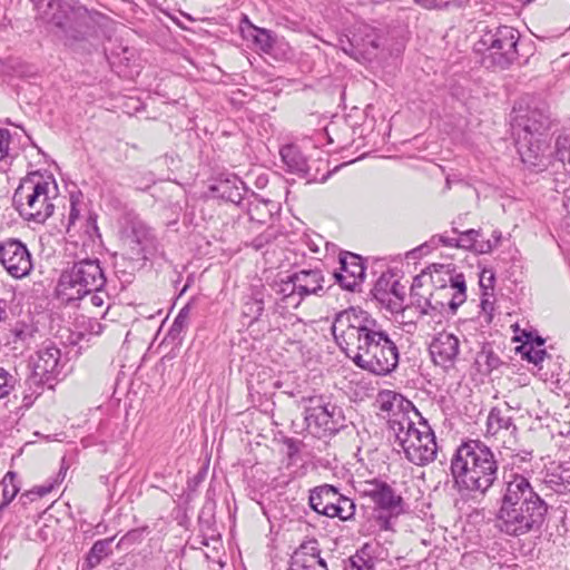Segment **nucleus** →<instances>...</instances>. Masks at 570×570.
Returning a JSON list of instances; mask_svg holds the SVG:
<instances>
[{
  "mask_svg": "<svg viewBox=\"0 0 570 570\" xmlns=\"http://www.w3.org/2000/svg\"><path fill=\"white\" fill-rule=\"evenodd\" d=\"M332 333L340 348L361 368L386 375L399 364V348L367 311L352 306L335 315Z\"/></svg>",
  "mask_w": 570,
  "mask_h": 570,
  "instance_id": "nucleus-1",
  "label": "nucleus"
},
{
  "mask_svg": "<svg viewBox=\"0 0 570 570\" xmlns=\"http://www.w3.org/2000/svg\"><path fill=\"white\" fill-rule=\"evenodd\" d=\"M547 511L546 502L533 491L528 479L518 473L510 474L497 513V527L512 537L537 532Z\"/></svg>",
  "mask_w": 570,
  "mask_h": 570,
  "instance_id": "nucleus-2",
  "label": "nucleus"
},
{
  "mask_svg": "<svg viewBox=\"0 0 570 570\" xmlns=\"http://www.w3.org/2000/svg\"><path fill=\"white\" fill-rule=\"evenodd\" d=\"M498 472L494 453L480 441L461 444L451 460V474L460 493L484 495L497 481Z\"/></svg>",
  "mask_w": 570,
  "mask_h": 570,
  "instance_id": "nucleus-3",
  "label": "nucleus"
},
{
  "mask_svg": "<svg viewBox=\"0 0 570 570\" xmlns=\"http://www.w3.org/2000/svg\"><path fill=\"white\" fill-rule=\"evenodd\" d=\"M38 16L52 27V32L66 46L77 47L96 32V13L82 6H72L62 0H38Z\"/></svg>",
  "mask_w": 570,
  "mask_h": 570,
  "instance_id": "nucleus-4",
  "label": "nucleus"
},
{
  "mask_svg": "<svg viewBox=\"0 0 570 570\" xmlns=\"http://www.w3.org/2000/svg\"><path fill=\"white\" fill-rule=\"evenodd\" d=\"M394 428L391 434L394 444L399 445L405 458L413 464L423 466L433 462L436 458L438 445L435 435L426 421L419 417L403 419Z\"/></svg>",
  "mask_w": 570,
  "mask_h": 570,
  "instance_id": "nucleus-5",
  "label": "nucleus"
},
{
  "mask_svg": "<svg viewBox=\"0 0 570 570\" xmlns=\"http://www.w3.org/2000/svg\"><path fill=\"white\" fill-rule=\"evenodd\" d=\"M56 190L55 180L32 175L16 189L13 204L24 219L45 223L53 214Z\"/></svg>",
  "mask_w": 570,
  "mask_h": 570,
  "instance_id": "nucleus-6",
  "label": "nucleus"
},
{
  "mask_svg": "<svg viewBox=\"0 0 570 570\" xmlns=\"http://www.w3.org/2000/svg\"><path fill=\"white\" fill-rule=\"evenodd\" d=\"M325 277L321 269H301L272 284L275 302L282 309L297 308L311 295L324 294Z\"/></svg>",
  "mask_w": 570,
  "mask_h": 570,
  "instance_id": "nucleus-7",
  "label": "nucleus"
},
{
  "mask_svg": "<svg viewBox=\"0 0 570 570\" xmlns=\"http://www.w3.org/2000/svg\"><path fill=\"white\" fill-rule=\"evenodd\" d=\"M106 277L98 259L85 258L75 262L62 272L58 282V294L67 301L83 299L92 289L104 287Z\"/></svg>",
  "mask_w": 570,
  "mask_h": 570,
  "instance_id": "nucleus-8",
  "label": "nucleus"
},
{
  "mask_svg": "<svg viewBox=\"0 0 570 570\" xmlns=\"http://www.w3.org/2000/svg\"><path fill=\"white\" fill-rule=\"evenodd\" d=\"M519 32L512 27L500 26L487 29L474 45V50L482 55L487 68H508L517 58Z\"/></svg>",
  "mask_w": 570,
  "mask_h": 570,
  "instance_id": "nucleus-9",
  "label": "nucleus"
},
{
  "mask_svg": "<svg viewBox=\"0 0 570 570\" xmlns=\"http://www.w3.org/2000/svg\"><path fill=\"white\" fill-rule=\"evenodd\" d=\"M305 421L309 429L323 435H332L344 426V414L340 406L325 396H313L305 409Z\"/></svg>",
  "mask_w": 570,
  "mask_h": 570,
  "instance_id": "nucleus-10",
  "label": "nucleus"
},
{
  "mask_svg": "<svg viewBox=\"0 0 570 570\" xmlns=\"http://www.w3.org/2000/svg\"><path fill=\"white\" fill-rule=\"evenodd\" d=\"M511 125L515 136L542 137L550 127V115L544 104L524 106L522 102L513 107Z\"/></svg>",
  "mask_w": 570,
  "mask_h": 570,
  "instance_id": "nucleus-11",
  "label": "nucleus"
},
{
  "mask_svg": "<svg viewBox=\"0 0 570 570\" xmlns=\"http://www.w3.org/2000/svg\"><path fill=\"white\" fill-rule=\"evenodd\" d=\"M0 264L17 279L29 276L33 268L29 249L17 238H8L0 243Z\"/></svg>",
  "mask_w": 570,
  "mask_h": 570,
  "instance_id": "nucleus-12",
  "label": "nucleus"
},
{
  "mask_svg": "<svg viewBox=\"0 0 570 570\" xmlns=\"http://www.w3.org/2000/svg\"><path fill=\"white\" fill-rule=\"evenodd\" d=\"M376 403L381 412L387 414V423L390 432H394V428L399 421L403 419L419 417V412L415 410L413 403L403 397L400 393L394 391L384 390L377 394Z\"/></svg>",
  "mask_w": 570,
  "mask_h": 570,
  "instance_id": "nucleus-13",
  "label": "nucleus"
},
{
  "mask_svg": "<svg viewBox=\"0 0 570 570\" xmlns=\"http://www.w3.org/2000/svg\"><path fill=\"white\" fill-rule=\"evenodd\" d=\"M517 148L521 161L535 171L547 169L551 163V155L548 154V144L542 137L517 136Z\"/></svg>",
  "mask_w": 570,
  "mask_h": 570,
  "instance_id": "nucleus-14",
  "label": "nucleus"
},
{
  "mask_svg": "<svg viewBox=\"0 0 570 570\" xmlns=\"http://www.w3.org/2000/svg\"><path fill=\"white\" fill-rule=\"evenodd\" d=\"M358 493L368 498L377 508L390 511L400 512L402 498L385 482L377 479L367 480L358 483Z\"/></svg>",
  "mask_w": 570,
  "mask_h": 570,
  "instance_id": "nucleus-15",
  "label": "nucleus"
},
{
  "mask_svg": "<svg viewBox=\"0 0 570 570\" xmlns=\"http://www.w3.org/2000/svg\"><path fill=\"white\" fill-rule=\"evenodd\" d=\"M61 353L53 344H43L32 358L33 375L41 382L47 383L53 380L60 372Z\"/></svg>",
  "mask_w": 570,
  "mask_h": 570,
  "instance_id": "nucleus-16",
  "label": "nucleus"
},
{
  "mask_svg": "<svg viewBox=\"0 0 570 570\" xmlns=\"http://www.w3.org/2000/svg\"><path fill=\"white\" fill-rule=\"evenodd\" d=\"M460 353V341L452 333L441 332L430 343L433 362L443 368L453 367Z\"/></svg>",
  "mask_w": 570,
  "mask_h": 570,
  "instance_id": "nucleus-17",
  "label": "nucleus"
},
{
  "mask_svg": "<svg viewBox=\"0 0 570 570\" xmlns=\"http://www.w3.org/2000/svg\"><path fill=\"white\" fill-rule=\"evenodd\" d=\"M341 272L334 274L342 288L353 291L364 278V266L360 256L345 253L340 256Z\"/></svg>",
  "mask_w": 570,
  "mask_h": 570,
  "instance_id": "nucleus-18",
  "label": "nucleus"
},
{
  "mask_svg": "<svg viewBox=\"0 0 570 570\" xmlns=\"http://www.w3.org/2000/svg\"><path fill=\"white\" fill-rule=\"evenodd\" d=\"M411 297L414 299L413 305L419 313L417 322L420 324L431 326L443 322L444 301L436 298L434 294L423 297L412 293Z\"/></svg>",
  "mask_w": 570,
  "mask_h": 570,
  "instance_id": "nucleus-19",
  "label": "nucleus"
},
{
  "mask_svg": "<svg viewBox=\"0 0 570 570\" xmlns=\"http://www.w3.org/2000/svg\"><path fill=\"white\" fill-rule=\"evenodd\" d=\"M341 500L338 490L330 484L316 487L311 491L309 505L311 508L323 515L330 518V512L333 511L335 504Z\"/></svg>",
  "mask_w": 570,
  "mask_h": 570,
  "instance_id": "nucleus-20",
  "label": "nucleus"
},
{
  "mask_svg": "<svg viewBox=\"0 0 570 570\" xmlns=\"http://www.w3.org/2000/svg\"><path fill=\"white\" fill-rule=\"evenodd\" d=\"M130 243L138 246L137 255L146 257L147 254H154L158 250V240L154 230L144 222H134L129 236Z\"/></svg>",
  "mask_w": 570,
  "mask_h": 570,
  "instance_id": "nucleus-21",
  "label": "nucleus"
},
{
  "mask_svg": "<svg viewBox=\"0 0 570 570\" xmlns=\"http://www.w3.org/2000/svg\"><path fill=\"white\" fill-rule=\"evenodd\" d=\"M511 411L512 409L508 405L493 407L488 415L487 433L493 436L500 433L513 435L517 432V426L513 423Z\"/></svg>",
  "mask_w": 570,
  "mask_h": 570,
  "instance_id": "nucleus-22",
  "label": "nucleus"
},
{
  "mask_svg": "<svg viewBox=\"0 0 570 570\" xmlns=\"http://www.w3.org/2000/svg\"><path fill=\"white\" fill-rule=\"evenodd\" d=\"M242 208L246 209L250 220L264 224L278 210V205L253 193Z\"/></svg>",
  "mask_w": 570,
  "mask_h": 570,
  "instance_id": "nucleus-23",
  "label": "nucleus"
},
{
  "mask_svg": "<svg viewBox=\"0 0 570 570\" xmlns=\"http://www.w3.org/2000/svg\"><path fill=\"white\" fill-rule=\"evenodd\" d=\"M288 570H328L326 562L316 554H307L304 547L292 556Z\"/></svg>",
  "mask_w": 570,
  "mask_h": 570,
  "instance_id": "nucleus-24",
  "label": "nucleus"
},
{
  "mask_svg": "<svg viewBox=\"0 0 570 570\" xmlns=\"http://www.w3.org/2000/svg\"><path fill=\"white\" fill-rule=\"evenodd\" d=\"M244 189L245 188L243 181L236 178H234L233 180L226 179L224 181H220L215 187V190L223 199L234 203L238 205L240 208L242 206H245L246 202V197L243 196Z\"/></svg>",
  "mask_w": 570,
  "mask_h": 570,
  "instance_id": "nucleus-25",
  "label": "nucleus"
},
{
  "mask_svg": "<svg viewBox=\"0 0 570 570\" xmlns=\"http://www.w3.org/2000/svg\"><path fill=\"white\" fill-rule=\"evenodd\" d=\"M281 156L288 170L298 175L308 173V165L303 154L294 146H284Z\"/></svg>",
  "mask_w": 570,
  "mask_h": 570,
  "instance_id": "nucleus-26",
  "label": "nucleus"
},
{
  "mask_svg": "<svg viewBox=\"0 0 570 570\" xmlns=\"http://www.w3.org/2000/svg\"><path fill=\"white\" fill-rule=\"evenodd\" d=\"M553 157L560 161L564 170L570 174V131L561 132L556 138Z\"/></svg>",
  "mask_w": 570,
  "mask_h": 570,
  "instance_id": "nucleus-27",
  "label": "nucleus"
},
{
  "mask_svg": "<svg viewBox=\"0 0 570 570\" xmlns=\"http://www.w3.org/2000/svg\"><path fill=\"white\" fill-rule=\"evenodd\" d=\"M527 337L530 338V335H527ZM543 344L544 341L541 337L535 338V345H533L532 343H530L529 340H527L520 347V351L524 358L538 365L547 356L546 350L542 348Z\"/></svg>",
  "mask_w": 570,
  "mask_h": 570,
  "instance_id": "nucleus-28",
  "label": "nucleus"
},
{
  "mask_svg": "<svg viewBox=\"0 0 570 570\" xmlns=\"http://www.w3.org/2000/svg\"><path fill=\"white\" fill-rule=\"evenodd\" d=\"M88 296V301L85 304H90V306L97 311H94L96 315L104 316L109 308V295L106 291L101 288L92 289L90 294H86Z\"/></svg>",
  "mask_w": 570,
  "mask_h": 570,
  "instance_id": "nucleus-29",
  "label": "nucleus"
},
{
  "mask_svg": "<svg viewBox=\"0 0 570 570\" xmlns=\"http://www.w3.org/2000/svg\"><path fill=\"white\" fill-rule=\"evenodd\" d=\"M374 559L364 549L351 556L344 570H375Z\"/></svg>",
  "mask_w": 570,
  "mask_h": 570,
  "instance_id": "nucleus-30",
  "label": "nucleus"
},
{
  "mask_svg": "<svg viewBox=\"0 0 570 570\" xmlns=\"http://www.w3.org/2000/svg\"><path fill=\"white\" fill-rule=\"evenodd\" d=\"M355 514V503L352 499L341 494V500L335 504V508L330 512V518H338L343 521L351 520Z\"/></svg>",
  "mask_w": 570,
  "mask_h": 570,
  "instance_id": "nucleus-31",
  "label": "nucleus"
},
{
  "mask_svg": "<svg viewBox=\"0 0 570 570\" xmlns=\"http://www.w3.org/2000/svg\"><path fill=\"white\" fill-rule=\"evenodd\" d=\"M360 35H357L358 43H365L364 50L358 47V56L370 53V49H376L380 46V39L374 30L368 26L360 27Z\"/></svg>",
  "mask_w": 570,
  "mask_h": 570,
  "instance_id": "nucleus-32",
  "label": "nucleus"
},
{
  "mask_svg": "<svg viewBox=\"0 0 570 570\" xmlns=\"http://www.w3.org/2000/svg\"><path fill=\"white\" fill-rule=\"evenodd\" d=\"M112 539H104L96 541L94 546L91 547L89 554H88V563L90 567H95L100 563L102 558L107 557L110 552V543Z\"/></svg>",
  "mask_w": 570,
  "mask_h": 570,
  "instance_id": "nucleus-33",
  "label": "nucleus"
},
{
  "mask_svg": "<svg viewBox=\"0 0 570 570\" xmlns=\"http://www.w3.org/2000/svg\"><path fill=\"white\" fill-rule=\"evenodd\" d=\"M252 28L254 32L252 35L254 43L261 51L268 53L274 46L272 33L266 29L257 28L254 26Z\"/></svg>",
  "mask_w": 570,
  "mask_h": 570,
  "instance_id": "nucleus-34",
  "label": "nucleus"
},
{
  "mask_svg": "<svg viewBox=\"0 0 570 570\" xmlns=\"http://www.w3.org/2000/svg\"><path fill=\"white\" fill-rule=\"evenodd\" d=\"M35 327L32 325L26 324L23 322H17L11 330V333L14 337V343L21 342L24 344H28L33 335H35Z\"/></svg>",
  "mask_w": 570,
  "mask_h": 570,
  "instance_id": "nucleus-35",
  "label": "nucleus"
},
{
  "mask_svg": "<svg viewBox=\"0 0 570 570\" xmlns=\"http://www.w3.org/2000/svg\"><path fill=\"white\" fill-rule=\"evenodd\" d=\"M16 474L13 472H8L3 478V505L9 504L17 493L19 492V487L14 483Z\"/></svg>",
  "mask_w": 570,
  "mask_h": 570,
  "instance_id": "nucleus-36",
  "label": "nucleus"
},
{
  "mask_svg": "<svg viewBox=\"0 0 570 570\" xmlns=\"http://www.w3.org/2000/svg\"><path fill=\"white\" fill-rule=\"evenodd\" d=\"M340 46H341V49L348 56L357 59L358 58V47H362L361 50H364V47H366L365 43H358V38H357V35L354 33L352 39L350 38H346V39H343L341 38L340 39Z\"/></svg>",
  "mask_w": 570,
  "mask_h": 570,
  "instance_id": "nucleus-37",
  "label": "nucleus"
},
{
  "mask_svg": "<svg viewBox=\"0 0 570 570\" xmlns=\"http://www.w3.org/2000/svg\"><path fill=\"white\" fill-rule=\"evenodd\" d=\"M438 296L442 298L450 297L449 302L445 303L452 312H455L460 305H462L466 299V293L462 292H441V288L436 293Z\"/></svg>",
  "mask_w": 570,
  "mask_h": 570,
  "instance_id": "nucleus-38",
  "label": "nucleus"
},
{
  "mask_svg": "<svg viewBox=\"0 0 570 570\" xmlns=\"http://www.w3.org/2000/svg\"><path fill=\"white\" fill-rule=\"evenodd\" d=\"M16 384V379L4 368L0 367V399L10 394Z\"/></svg>",
  "mask_w": 570,
  "mask_h": 570,
  "instance_id": "nucleus-39",
  "label": "nucleus"
},
{
  "mask_svg": "<svg viewBox=\"0 0 570 570\" xmlns=\"http://www.w3.org/2000/svg\"><path fill=\"white\" fill-rule=\"evenodd\" d=\"M441 292H462L466 293L465 278L463 274L450 276V284L441 286Z\"/></svg>",
  "mask_w": 570,
  "mask_h": 570,
  "instance_id": "nucleus-40",
  "label": "nucleus"
},
{
  "mask_svg": "<svg viewBox=\"0 0 570 570\" xmlns=\"http://www.w3.org/2000/svg\"><path fill=\"white\" fill-rule=\"evenodd\" d=\"M479 236V232L475 229H469L461 233L459 237V247L460 248H472L476 242Z\"/></svg>",
  "mask_w": 570,
  "mask_h": 570,
  "instance_id": "nucleus-41",
  "label": "nucleus"
},
{
  "mask_svg": "<svg viewBox=\"0 0 570 570\" xmlns=\"http://www.w3.org/2000/svg\"><path fill=\"white\" fill-rule=\"evenodd\" d=\"M11 135L8 129L0 128V160L9 155Z\"/></svg>",
  "mask_w": 570,
  "mask_h": 570,
  "instance_id": "nucleus-42",
  "label": "nucleus"
},
{
  "mask_svg": "<svg viewBox=\"0 0 570 570\" xmlns=\"http://www.w3.org/2000/svg\"><path fill=\"white\" fill-rule=\"evenodd\" d=\"M189 314H190V306L189 305L184 306L179 311L178 315L176 316L174 324H173V328L180 331L185 326H187L188 320H189Z\"/></svg>",
  "mask_w": 570,
  "mask_h": 570,
  "instance_id": "nucleus-43",
  "label": "nucleus"
},
{
  "mask_svg": "<svg viewBox=\"0 0 570 570\" xmlns=\"http://www.w3.org/2000/svg\"><path fill=\"white\" fill-rule=\"evenodd\" d=\"M263 309V302L254 301L245 305L244 314L256 320L262 314Z\"/></svg>",
  "mask_w": 570,
  "mask_h": 570,
  "instance_id": "nucleus-44",
  "label": "nucleus"
},
{
  "mask_svg": "<svg viewBox=\"0 0 570 570\" xmlns=\"http://www.w3.org/2000/svg\"><path fill=\"white\" fill-rule=\"evenodd\" d=\"M78 198L73 195L70 197V212H69V218H68V227L71 225H75L77 219L79 218V209H78Z\"/></svg>",
  "mask_w": 570,
  "mask_h": 570,
  "instance_id": "nucleus-45",
  "label": "nucleus"
},
{
  "mask_svg": "<svg viewBox=\"0 0 570 570\" xmlns=\"http://www.w3.org/2000/svg\"><path fill=\"white\" fill-rule=\"evenodd\" d=\"M482 358H485L488 371L495 368L500 362L499 358L492 352H487V351H482L479 354L478 362H481Z\"/></svg>",
  "mask_w": 570,
  "mask_h": 570,
  "instance_id": "nucleus-46",
  "label": "nucleus"
},
{
  "mask_svg": "<svg viewBox=\"0 0 570 570\" xmlns=\"http://www.w3.org/2000/svg\"><path fill=\"white\" fill-rule=\"evenodd\" d=\"M482 311L489 316V321L491 320L492 312L494 309L493 301L491 299V295H489L487 292L483 293L481 304H480Z\"/></svg>",
  "mask_w": 570,
  "mask_h": 570,
  "instance_id": "nucleus-47",
  "label": "nucleus"
},
{
  "mask_svg": "<svg viewBox=\"0 0 570 570\" xmlns=\"http://www.w3.org/2000/svg\"><path fill=\"white\" fill-rule=\"evenodd\" d=\"M493 281H494V275L491 271H487V269L482 271V273L480 275V286L483 289L491 288Z\"/></svg>",
  "mask_w": 570,
  "mask_h": 570,
  "instance_id": "nucleus-48",
  "label": "nucleus"
},
{
  "mask_svg": "<svg viewBox=\"0 0 570 570\" xmlns=\"http://www.w3.org/2000/svg\"><path fill=\"white\" fill-rule=\"evenodd\" d=\"M383 281H379L374 287V296L376 299L384 303L386 301V291L382 288Z\"/></svg>",
  "mask_w": 570,
  "mask_h": 570,
  "instance_id": "nucleus-49",
  "label": "nucleus"
},
{
  "mask_svg": "<svg viewBox=\"0 0 570 570\" xmlns=\"http://www.w3.org/2000/svg\"><path fill=\"white\" fill-rule=\"evenodd\" d=\"M546 482L551 484L552 489L557 492H562L567 490V485H564L563 483H559L557 480V475L554 474H551L550 479H548Z\"/></svg>",
  "mask_w": 570,
  "mask_h": 570,
  "instance_id": "nucleus-50",
  "label": "nucleus"
},
{
  "mask_svg": "<svg viewBox=\"0 0 570 570\" xmlns=\"http://www.w3.org/2000/svg\"><path fill=\"white\" fill-rule=\"evenodd\" d=\"M53 487H55L53 483H50V484H47V485H39V487H36L31 492L36 493L38 497H45V495H47L48 493L51 492Z\"/></svg>",
  "mask_w": 570,
  "mask_h": 570,
  "instance_id": "nucleus-51",
  "label": "nucleus"
},
{
  "mask_svg": "<svg viewBox=\"0 0 570 570\" xmlns=\"http://www.w3.org/2000/svg\"><path fill=\"white\" fill-rule=\"evenodd\" d=\"M439 240L450 247H459V237L439 236Z\"/></svg>",
  "mask_w": 570,
  "mask_h": 570,
  "instance_id": "nucleus-52",
  "label": "nucleus"
},
{
  "mask_svg": "<svg viewBox=\"0 0 570 570\" xmlns=\"http://www.w3.org/2000/svg\"><path fill=\"white\" fill-rule=\"evenodd\" d=\"M530 456V452L517 453L515 455H512V464L515 465L518 463L529 461Z\"/></svg>",
  "mask_w": 570,
  "mask_h": 570,
  "instance_id": "nucleus-53",
  "label": "nucleus"
},
{
  "mask_svg": "<svg viewBox=\"0 0 570 570\" xmlns=\"http://www.w3.org/2000/svg\"><path fill=\"white\" fill-rule=\"evenodd\" d=\"M397 286H399V283H397V282H394V283H393V285H392V287H391V293H392L393 295H395V297H396L397 299H402V294H401V293H399V291H397Z\"/></svg>",
  "mask_w": 570,
  "mask_h": 570,
  "instance_id": "nucleus-54",
  "label": "nucleus"
},
{
  "mask_svg": "<svg viewBox=\"0 0 570 570\" xmlns=\"http://www.w3.org/2000/svg\"><path fill=\"white\" fill-rule=\"evenodd\" d=\"M6 318H7L6 305L2 301H0V322L4 321Z\"/></svg>",
  "mask_w": 570,
  "mask_h": 570,
  "instance_id": "nucleus-55",
  "label": "nucleus"
},
{
  "mask_svg": "<svg viewBox=\"0 0 570 570\" xmlns=\"http://www.w3.org/2000/svg\"><path fill=\"white\" fill-rule=\"evenodd\" d=\"M381 529L387 530L390 529V520L387 518H379Z\"/></svg>",
  "mask_w": 570,
  "mask_h": 570,
  "instance_id": "nucleus-56",
  "label": "nucleus"
},
{
  "mask_svg": "<svg viewBox=\"0 0 570 570\" xmlns=\"http://www.w3.org/2000/svg\"><path fill=\"white\" fill-rule=\"evenodd\" d=\"M493 237H494V246H497L500 242L501 234L499 232H494Z\"/></svg>",
  "mask_w": 570,
  "mask_h": 570,
  "instance_id": "nucleus-57",
  "label": "nucleus"
},
{
  "mask_svg": "<svg viewBox=\"0 0 570 570\" xmlns=\"http://www.w3.org/2000/svg\"><path fill=\"white\" fill-rule=\"evenodd\" d=\"M96 325H97V328L92 327V332L95 334H100L102 332V325L100 323H97Z\"/></svg>",
  "mask_w": 570,
  "mask_h": 570,
  "instance_id": "nucleus-58",
  "label": "nucleus"
},
{
  "mask_svg": "<svg viewBox=\"0 0 570 570\" xmlns=\"http://www.w3.org/2000/svg\"><path fill=\"white\" fill-rule=\"evenodd\" d=\"M262 245H263V244H262L261 237H259V238H256V239L254 240V246H255L256 248H261V247H262Z\"/></svg>",
  "mask_w": 570,
  "mask_h": 570,
  "instance_id": "nucleus-59",
  "label": "nucleus"
},
{
  "mask_svg": "<svg viewBox=\"0 0 570 570\" xmlns=\"http://www.w3.org/2000/svg\"><path fill=\"white\" fill-rule=\"evenodd\" d=\"M491 249H492V245L490 244V242H488V244H487V248L484 249V247H483V246H481V249H480V250H481V252H489V250H491Z\"/></svg>",
  "mask_w": 570,
  "mask_h": 570,
  "instance_id": "nucleus-60",
  "label": "nucleus"
},
{
  "mask_svg": "<svg viewBox=\"0 0 570 570\" xmlns=\"http://www.w3.org/2000/svg\"><path fill=\"white\" fill-rule=\"evenodd\" d=\"M60 475H62V478H65V475H66V470L63 471V469H62V468L60 469V471H59V475H58V476H60Z\"/></svg>",
  "mask_w": 570,
  "mask_h": 570,
  "instance_id": "nucleus-61",
  "label": "nucleus"
}]
</instances>
